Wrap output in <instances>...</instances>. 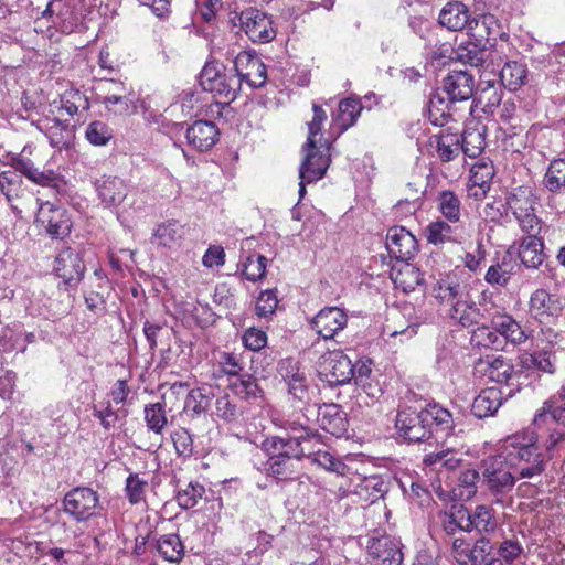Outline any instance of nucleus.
Listing matches in <instances>:
<instances>
[{"instance_id":"nucleus-1","label":"nucleus","mask_w":565,"mask_h":565,"mask_svg":"<svg viewBox=\"0 0 565 565\" xmlns=\"http://www.w3.org/2000/svg\"><path fill=\"white\" fill-rule=\"evenodd\" d=\"M395 426L405 439L419 443L450 436L454 430V419L448 409L434 404L419 412L412 408L399 411Z\"/></svg>"},{"instance_id":"nucleus-2","label":"nucleus","mask_w":565,"mask_h":565,"mask_svg":"<svg viewBox=\"0 0 565 565\" xmlns=\"http://www.w3.org/2000/svg\"><path fill=\"white\" fill-rule=\"evenodd\" d=\"M540 439H543L540 430H522L504 440L501 452L518 479H532L544 472L547 459L539 446Z\"/></svg>"},{"instance_id":"nucleus-3","label":"nucleus","mask_w":565,"mask_h":565,"mask_svg":"<svg viewBox=\"0 0 565 565\" xmlns=\"http://www.w3.org/2000/svg\"><path fill=\"white\" fill-rule=\"evenodd\" d=\"M281 435L269 436L262 443L266 455L305 458L309 444H319L320 434L302 423L286 419L281 423Z\"/></svg>"},{"instance_id":"nucleus-4","label":"nucleus","mask_w":565,"mask_h":565,"mask_svg":"<svg viewBox=\"0 0 565 565\" xmlns=\"http://www.w3.org/2000/svg\"><path fill=\"white\" fill-rule=\"evenodd\" d=\"M473 93V77L467 72L459 71L448 74L429 99V116L436 126H444L449 117L450 105L456 102L468 100Z\"/></svg>"},{"instance_id":"nucleus-5","label":"nucleus","mask_w":565,"mask_h":565,"mask_svg":"<svg viewBox=\"0 0 565 565\" xmlns=\"http://www.w3.org/2000/svg\"><path fill=\"white\" fill-rule=\"evenodd\" d=\"M480 470L481 487L494 498L495 503H502L503 498L512 492L518 480L507 458L501 451L489 456L481 461Z\"/></svg>"},{"instance_id":"nucleus-6","label":"nucleus","mask_w":565,"mask_h":565,"mask_svg":"<svg viewBox=\"0 0 565 565\" xmlns=\"http://www.w3.org/2000/svg\"><path fill=\"white\" fill-rule=\"evenodd\" d=\"M200 85L224 103L236 98L241 89V79L233 68L227 70L223 64L206 63L200 74Z\"/></svg>"},{"instance_id":"nucleus-7","label":"nucleus","mask_w":565,"mask_h":565,"mask_svg":"<svg viewBox=\"0 0 565 565\" xmlns=\"http://www.w3.org/2000/svg\"><path fill=\"white\" fill-rule=\"evenodd\" d=\"M479 372L484 373L488 377L499 384H504L501 388L505 396L511 397L521 390L527 377L523 374L522 367L515 370L510 360L502 355H487L480 359L478 363Z\"/></svg>"},{"instance_id":"nucleus-8","label":"nucleus","mask_w":565,"mask_h":565,"mask_svg":"<svg viewBox=\"0 0 565 565\" xmlns=\"http://www.w3.org/2000/svg\"><path fill=\"white\" fill-rule=\"evenodd\" d=\"M61 505L62 511L77 523L98 516L103 509L98 492L89 487L71 489L64 494Z\"/></svg>"},{"instance_id":"nucleus-9","label":"nucleus","mask_w":565,"mask_h":565,"mask_svg":"<svg viewBox=\"0 0 565 565\" xmlns=\"http://www.w3.org/2000/svg\"><path fill=\"white\" fill-rule=\"evenodd\" d=\"M305 158L299 169V198L302 199L306 194V184L313 183L321 180L330 164V145L328 140L319 138V143L309 147L307 143L303 146Z\"/></svg>"},{"instance_id":"nucleus-10","label":"nucleus","mask_w":565,"mask_h":565,"mask_svg":"<svg viewBox=\"0 0 565 565\" xmlns=\"http://www.w3.org/2000/svg\"><path fill=\"white\" fill-rule=\"evenodd\" d=\"M505 204L523 233L527 236H540L543 222L536 214L535 198L530 192L521 189L510 192L505 198Z\"/></svg>"},{"instance_id":"nucleus-11","label":"nucleus","mask_w":565,"mask_h":565,"mask_svg":"<svg viewBox=\"0 0 565 565\" xmlns=\"http://www.w3.org/2000/svg\"><path fill=\"white\" fill-rule=\"evenodd\" d=\"M231 22L234 26H239L254 43H268L277 34L271 17L255 8L235 13L231 17Z\"/></svg>"},{"instance_id":"nucleus-12","label":"nucleus","mask_w":565,"mask_h":565,"mask_svg":"<svg viewBox=\"0 0 565 565\" xmlns=\"http://www.w3.org/2000/svg\"><path fill=\"white\" fill-rule=\"evenodd\" d=\"M319 376L330 386L348 384L354 377L353 361L342 351L328 352L319 364Z\"/></svg>"},{"instance_id":"nucleus-13","label":"nucleus","mask_w":565,"mask_h":565,"mask_svg":"<svg viewBox=\"0 0 565 565\" xmlns=\"http://www.w3.org/2000/svg\"><path fill=\"white\" fill-rule=\"evenodd\" d=\"M36 203L39 209L35 222L44 227L51 238L62 239L66 237L72 230V221L67 211L40 199L36 200Z\"/></svg>"},{"instance_id":"nucleus-14","label":"nucleus","mask_w":565,"mask_h":565,"mask_svg":"<svg viewBox=\"0 0 565 565\" xmlns=\"http://www.w3.org/2000/svg\"><path fill=\"white\" fill-rule=\"evenodd\" d=\"M436 450L426 454L423 458V465L430 467L433 470L448 471L456 470L463 461L462 450L449 440V436H443L435 440Z\"/></svg>"},{"instance_id":"nucleus-15","label":"nucleus","mask_w":565,"mask_h":565,"mask_svg":"<svg viewBox=\"0 0 565 565\" xmlns=\"http://www.w3.org/2000/svg\"><path fill=\"white\" fill-rule=\"evenodd\" d=\"M471 224L450 223L444 220L430 222L426 227V238L434 245L465 244L470 238Z\"/></svg>"},{"instance_id":"nucleus-16","label":"nucleus","mask_w":565,"mask_h":565,"mask_svg":"<svg viewBox=\"0 0 565 565\" xmlns=\"http://www.w3.org/2000/svg\"><path fill=\"white\" fill-rule=\"evenodd\" d=\"M462 276V271L459 269L439 274L431 287L433 297L440 305L450 307L468 291Z\"/></svg>"},{"instance_id":"nucleus-17","label":"nucleus","mask_w":565,"mask_h":565,"mask_svg":"<svg viewBox=\"0 0 565 565\" xmlns=\"http://www.w3.org/2000/svg\"><path fill=\"white\" fill-rule=\"evenodd\" d=\"M466 532L476 535H495L501 530V523L494 509L488 504H478L473 509L465 507Z\"/></svg>"},{"instance_id":"nucleus-18","label":"nucleus","mask_w":565,"mask_h":565,"mask_svg":"<svg viewBox=\"0 0 565 565\" xmlns=\"http://www.w3.org/2000/svg\"><path fill=\"white\" fill-rule=\"evenodd\" d=\"M348 324V315L339 307H326L311 320L316 332L324 340H333Z\"/></svg>"},{"instance_id":"nucleus-19","label":"nucleus","mask_w":565,"mask_h":565,"mask_svg":"<svg viewBox=\"0 0 565 565\" xmlns=\"http://www.w3.org/2000/svg\"><path fill=\"white\" fill-rule=\"evenodd\" d=\"M94 189L106 209L118 207L127 196L128 185L117 175H102L93 182Z\"/></svg>"},{"instance_id":"nucleus-20","label":"nucleus","mask_w":565,"mask_h":565,"mask_svg":"<svg viewBox=\"0 0 565 565\" xmlns=\"http://www.w3.org/2000/svg\"><path fill=\"white\" fill-rule=\"evenodd\" d=\"M233 71L237 77L245 81L250 87L259 88L265 85L266 66L257 56L241 52L234 60Z\"/></svg>"},{"instance_id":"nucleus-21","label":"nucleus","mask_w":565,"mask_h":565,"mask_svg":"<svg viewBox=\"0 0 565 565\" xmlns=\"http://www.w3.org/2000/svg\"><path fill=\"white\" fill-rule=\"evenodd\" d=\"M385 246L391 257L402 262L414 257L417 252L415 236L403 226L388 228Z\"/></svg>"},{"instance_id":"nucleus-22","label":"nucleus","mask_w":565,"mask_h":565,"mask_svg":"<svg viewBox=\"0 0 565 565\" xmlns=\"http://www.w3.org/2000/svg\"><path fill=\"white\" fill-rule=\"evenodd\" d=\"M487 309L479 307L470 297L469 291L455 301L448 309L450 319L465 328L482 323L487 320Z\"/></svg>"},{"instance_id":"nucleus-23","label":"nucleus","mask_w":565,"mask_h":565,"mask_svg":"<svg viewBox=\"0 0 565 565\" xmlns=\"http://www.w3.org/2000/svg\"><path fill=\"white\" fill-rule=\"evenodd\" d=\"M562 312V306L555 295L545 289L535 290L530 298V313L540 323H551Z\"/></svg>"},{"instance_id":"nucleus-24","label":"nucleus","mask_w":565,"mask_h":565,"mask_svg":"<svg viewBox=\"0 0 565 565\" xmlns=\"http://www.w3.org/2000/svg\"><path fill=\"white\" fill-rule=\"evenodd\" d=\"M467 36L478 42L479 45L491 44V41H495L500 34V24L498 19L490 13L479 14L476 18H469V22L466 25Z\"/></svg>"},{"instance_id":"nucleus-25","label":"nucleus","mask_w":565,"mask_h":565,"mask_svg":"<svg viewBox=\"0 0 565 565\" xmlns=\"http://www.w3.org/2000/svg\"><path fill=\"white\" fill-rule=\"evenodd\" d=\"M54 270L61 277L65 285L78 282L85 271L84 262L79 253L66 248L63 249L55 259Z\"/></svg>"},{"instance_id":"nucleus-26","label":"nucleus","mask_w":565,"mask_h":565,"mask_svg":"<svg viewBox=\"0 0 565 565\" xmlns=\"http://www.w3.org/2000/svg\"><path fill=\"white\" fill-rule=\"evenodd\" d=\"M367 553L376 561L375 565H401L403 561L401 542L388 536L373 539Z\"/></svg>"},{"instance_id":"nucleus-27","label":"nucleus","mask_w":565,"mask_h":565,"mask_svg":"<svg viewBox=\"0 0 565 565\" xmlns=\"http://www.w3.org/2000/svg\"><path fill=\"white\" fill-rule=\"evenodd\" d=\"M188 143L198 151L210 150L218 139L216 125L207 120H198L186 128Z\"/></svg>"},{"instance_id":"nucleus-28","label":"nucleus","mask_w":565,"mask_h":565,"mask_svg":"<svg viewBox=\"0 0 565 565\" xmlns=\"http://www.w3.org/2000/svg\"><path fill=\"white\" fill-rule=\"evenodd\" d=\"M318 422L327 433L341 437L348 430L347 413L338 404H323L318 409Z\"/></svg>"},{"instance_id":"nucleus-29","label":"nucleus","mask_w":565,"mask_h":565,"mask_svg":"<svg viewBox=\"0 0 565 565\" xmlns=\"http://www.w3.org/2000/svg\"><path fill=\"white\" fill-rule=\"evenodd\" d=\"M266 472L268 476L275 478L277 481H292L296 480L301 470V461L303 458L299 457H280L267 455Z\"/></svg>"},{"instance_id":"nucleus-30","label":"nucleus","mask_w":565,"mask_h":565,"mask_svg":"<svg viewBox=\"0 0 565 565\" xmlns=\"http://www.w3.org/2000/svg\"><path fill=\"white\" fill-rule=\"evenodd\" d=\"M519 269L520 265L512 253L505 252L488 268L484 280L491 286L505 287Z\"/></svg>"},{"instance_id":"nucleus-31","label":"nucleus","mask_w":565,"mask_h":565,"mask_svg":"<svg viewBox=\"0 0 565 565\" xmlns=\"http://www.w3.org/2000/svg\"><path fill=\"white\" fill-rule=\"evenodd\" d=\"M544 247L543 238L537 235L522 238L518 250L521 264L527 269L540 268L546 259Z\"/></svg>"},{"instance_id":"nucleus-32","label":"nucleus","mask_w":565,"mask_h":565,"mask_svg":"<svg viewBox=\"0 0 565 565\" xmlns=\"http://www.w3.org/2000/svg\"><path fill=\"white\" fill-rule=\"evenodd\" d=\"M490 321L494 329L499 331V334L504 338V345L507 342L518 345L524 343L529 338L526 330L507 313H500L497 311L491 315Z\"/></svg>"},{"instance_id":"nucleus-33","label":"nucleus","mask_w":565,"mask_h":565,"mask_svg":"<svg viewBox=\"0 0 565 565\" xmlns=\"http://www.w3.org/2000/svg\"><path fill=\"white\" fill-rule=\"evenodd\" d=\"M504 391L492 386L482 390L473 399L471 413L477 418L493 416L502 405Z\"/></svg>"},{"instance_id":"nucleus-34","label":"nucleus","mask_w":565,"mask_h":565,"mask_svg":"<svg viewBox=\"0 0 565 565\" xmlns=\"http://www.w3.org/2000/svg\"><path fill=\"white\" fill-rule=\"evenodd\" d=\"M390 478L380 475L363 477L354 487V493L363 501L374 503L390 490Z\"/></svg>"},{"instance_id":"nucleus-35","label":"nucleus","mask_w":565,"mask_h":565,"mask_svg":"<svg viewBox=\"0 0 565 565\" xmlns=\"http://www.w3.org/2000/svg\"><path fill=\"white\" fill-rule=\"evenodd\" d=\"M429 147L436 151L443 162L454 160L460 153V135L449 130H441L429 138Z\"/></svg>"},{"instance_id":"nucleus-36","label":"nucleus","mask_w":565,"mask_h":565,"mask_svg":"<svg viewBox=\"0 0 565 565\" xmlns=\"http://www.w3.org/2000/svg\"><path fill=\"white\" fill-rule=\"evenodd\" d=\"M321 438L322 436L320 435V439ZM305 458L309 459L311 463L317 465L327 471L334 472L339 476H344L349 470L344 462H342L330 451L323 449V444L321 440L319 444H309V450H306Z\"/></svg>"},{"instance_id":"nucleus-37","label":"nucleus","mask_w":565,"mask_h":565,"mask_svg":"<svg viewBox=\"0 0 565 565\" xmlns=\"http://www.w3.org/2000/svg\"><path fill=\"white\" fill-rule=\"evenodd\" d=\"M494 167L490 160L480 159L470 169V195L482 198L490 189Z\"/></svg>"},{"instance_id":"nucleus-38","label":"nucleus","mask_w":565,"mask_h":565,"mask_svg":"<svg viewBox=\"0 0 565 565\" xmlns=\"http://www.w3.org/2000/svg\"><path fill=\"white\" fill-rule=\"evenodd\" d=\"M520 367L523 373L529 370H536L546 374L556 372V356L551 348H543L533 353H524L520 356Z\"/></svg>"},{"instance_id":"nucleus-39","label":"nucleus","mask_w":565,"mask_h":565,"mask_svg":"<svg viewBox=\"0 0 565 565\" xmlns=\"http://www.w3.org/2000/svg\"><path fill=\"white\" fill-rule=\"evenodd\" d=\"M469 18L468 7L460 1H452L441 9L438 21L450 31H460L468 24Z\"/></svg>"},{"instance_id":"nucleus-40","label":"nucleus","mask_w":565,"mask_h":565,"mask_svg":"<svg viewBox=\"0 0 565 565\" xmlns=\"http://www.w3.org/2000/svg\"><path fill=\"white\" fill-rule=\"evenodd\" d=\"M14 168L18 173L26 177L30 181L42 185L57 189L61 182L60 177L53 170L41 171L34 167L29 159H18L14 161Z\"/></svg>"},{"instance_id":"nucleus-41","label":"nucleus","mask_w":565,"mask_h":565,"mask_svg":"<svg viewBox=\"0 0 565 565\" xmlns=\"http://www.w3.org/2000/svg\"><path fill=\"white\" fill-rule=\"evenodd\" d=\"M529 70L520 61H507L500 71L501 84L510 92H515L529 82Z\"/></svg>"},{"instance_id":"nucleus-42","label":"nucleus","mask_w":565,"mask_h":565,"mask_svg":"<svg viewBox=\"0 0 565 565\" xmlns=\"http://www.w3.org/2000/svg\"><path fill=\"white\" fill-rule=\"evenodd\" d=\"M105 86H116V92L107 89L104 96L98 95L99 102L110 111L117 115L126 114L129 109L131 99L126 95L127 88L124 83L110 79L105 82Z\"/></svg>"},{"instance_id":"nucleus-43","label":"nucleus","mask_w":565,"mask_h":565,"mask_svg":"<svg viewBox=\"0 0 565 565\" xmlns=\"http://www.w3.org/2000/svg\"><path fill=\"white\" fill-rule=\"evenodd\" d=\"M184 237V227L177 221L161 223L154 230L152 243L167 248L179 246Z\"/></svg>"},{"instance_id":"nucleus-44","label":"nucleus","mask_w":565,"mask_h":565,"mask_svg":"<svg viewBox=\"0 0 565 565\" xmlns=\"http://www.w3.org/2000/svg\"><path fill=\"white\" fill-rule=\"evenodd\" d=\"M525 536L523 534H512L503 539L497 548V554L507 565H513L526 556L524 548Z\"/></svg>"},{"instance_id":"nucleus-45","label":"nucleus","mask_w":565,"mask_h":565,"mask_svg":"<svg viewBox=\"0 0 565 565\" xmlns=\"http://www.w3.org/2000/svg\"><path fill=\"white\" fill-rule=\"evenodd\" d=\"M156 550L167 562L179 563L184 556V545L178 534L161 535L157 540Z\"/></svg>"},{"instance_id":"nucleus-46","label":"nucleus","mask_w":565,"mask_h":565,"mask_svg":"<svg viewBox=\"0 0 565 565\" xmlns=\"http://www.w3.org/2000/svg\"><path fill=\"white\" fill-rule=\"evenodd\" d=\"M354 366V380L355 384L360 386L363 392L372 397H379L382 394L381 387L372 382L370 375L372 373L371 361L369 359H360L353 362Z\"/></svg>"},{"instance_id":"nucleus-47","label":"nucleus","mask_w":565,"mask_h":565,"mask_svg":"<svg viewBox=\"0 0 565 565\" xmlns=\"http://www.w3.org/2000/svg\"><path fill=\"white\" fill-rule=\"evenodd\" d=\"M486 49V45H479L478 42L469 39L458 44L454 50L452 58L471 66H480L484 61Z\"/></svg>"},{"instance_id":"nucleus-48","label":"nucleus","mask_w":565,"mask_h":565,"mask_svg":"<svg viewBox=\"0 0 565 565\" xmlns=\"http://www.w3.org/2000/svg\"><path fill=\"white\" fill-rule=\"evenodd\" d=\"M471 342L478 347L491 348L497 351L504 350V338L499 334L490 322L487 326L484 321L472 331Z\"/></svg>"},{"instance_id":"nucleus-49","label":"nucleus","mask_w":565,"mask_h":565,"mask_svg":"<svg viewBox=\"0 0 565 565\" xmlns=\"http://www.w3.org/2000/svg\"><path fill=\"white\" fill-rule=\"evenodd\" d=\"M143 418L148 430L157 436H162L163 430L168 426V417L166 412V404L153 403L145 406Z\"/></svg>"},{"instance_id":"nucleus-50","label":"nucleus","mask_w":565,"mask_h":565,"mask_svg":"<svg viewBox=\"0 0 565 565\" xmlns=\"http://www.w3.org/2000/svg\"><path fill=\"white\" fill-rule=\"evenodd\" d=\"M466 515H465V505L463 504H452L449 510H447L440 516L441 529L445 534L449 537H454V535L458 532H466Z\"/></svg>"},{"instance_id":"nucleus-51","label":"nucleus","mask_w":565,"mask_h":565,"mask_svg":"<svg viewBox=\"0 0 565 565\" xmlns=\"http://www.w3.org/2000/svg\"><path fill=\"white\" fill-rule=\"evenodd\" d=\"M230 390L242 399H255L262 396V388L257 380L250 374L244 373L236 379L230 380Z\"/></svg>"},{"instance_id":"nucleus-52","label":"nucleus","mask_w":565,"mask_h":565,"mask_svg":"<svg viewBox=\"0 0 565 565\" xmlns=\"http://www.w3.org/2000/svg\"><path fill=\"white\" fill-rule=\"evenodd\" d=\"M437 207L446 221L461 223V201L451 191H441L437 198Z\"/></svg>"},{"instance_id":"nucleus-53","label":"nucleus","mask_w":565,"mask_h":565,"mask_svg":"<svg viewBox=\"0 0 565 565\" xmlns=\"http://www.w3.org/2000/svg\"><path fill=\"white\" fill-rule=\"evenodd\" d=\"M361 110L362 105L359 98L348 97L339 103V113L335 120L341 132L355 124Z\"/></svg>"},{"instance_id":"nucleus-54","label":"nucleus","mask_w":565,"mask_h":565,"mask_svg":"<svg viewBox=\"0 0 565 565\" xmlns=\"http://www.w3.org/2000/svg\"><path fill=\"white\" fill-rule=\"evenodd\" d=\"M213 396L211 386L193 388L186 396L184 409L191 411L196 415L203 414L209 409Z\"/></svg>"},{"instance_id":"nucleus-55","label":"nucleus","mask_w":565,"mask_h":565,"mask_svg":"<svg viewBox=\"0 0 565 565\" xmlns=\"http://www.w3.org/2000/svg\"><path fill=\"white\" fill-rule=\"evenodd\" d=\"M546 423L565 426V403L557 407H553L551 401H546L543 404L542 408L534 416V425L543 428Z\"/></svg>"},{"instance_id":"nucleus-56","label":"nucleus","mask_w":565,"mask_h":565,"mask_svg":"<svg viewBox=\"0 0 565 565\" xmlns=\"http://www.w3.org/2000/svg\"><path fill=\"white\" fill-rule=\"evenodd\" d=\"M483 132L477 129H467L460 136V151L470 158H477L484 149Z\"/></svg>"},{"instance_id":"nucleus-57","label":"nucleus","mask_w":565,"mask_h":565,"mask_svg":"<svg viewBox=\"0 0 565 565\" xmlns=\"http://www.w3.org/2000/svg\"><path fill=\"white\" fill-rule=\"evenodd\" d=\"M544 186L551 192H559L565 189V160H553L543 180Z\"/></svg>"},{"instance_id":"nucleus-58","label":"nucleus","mask_w":565,"mask_h":565,"mask_svg":"<svg viewBox=\"0 0 565 565\" xmlns=\"http://www.w3.org/2000/svg\"><path fill=\"white\" fill-rule=\"evenodd\" d=\"M525 430L530 431H541L543 435V439H540L539 445L541 444L542 447L545 448V451L548 456V458L552 457L551 452L554 450V448L558 445L559 441H562L565 438V433L563 430L557 429V425H552L550 423H546L543 428H539L534 425V422L532 423V426L526 428Z\"/></svg>"},{"instance_id":"nucleus-59","label":"nucleus","mask_w":565,"mask_h":565,"mask_svg":"<svg viewBox=\"0 0 565 565\" xmlns=\"http://www.w3.org/2000/svg\"><path fill=\"white\" fill-rule=\"evenodd\" d=\"M267 258L260 254L249 255L242 263V275L249 281L256 282L265 276Z\"/></svg>"},{"instance_id":"nucleus-60","label":"nucleus","mask_w":565,"mask_h":565,"mask_svg":"<svg viewBox=\"0 0 565 565\" xmlns=\"http://www.w3.org/2000/svg\"><path fill=\"white\" fill-rule=\"evenodd\" d=\"M22 184V177L15 169L0 173V191L9 202L19 196Z\"/></svg>"},{"instance_id":"nucleus-61","label":"nucleus","mask_w":565,"mask_h":565,"mask_svg":"<svg viewBox=\"0 0 565 565\" xmlns=\"http://www.w3.org/2000/svg\"><path fill=\"white\" fill-rule=\"evenodd\" d=\"M205 493V488L199 482H189L184 489H180L177 494L178 504L184 509L195 507Z\"/></svg>"},{"instance_id":"nucleus-62","label":"nucleus","mask_w":565,"mask_h":565,"mask_svg":"<svg viewBox=\"0 0 565 565\" xmlns=\"http://www.w3.org/2000/svg\"><path fill=\"white\" fill-rule=\"evenodd\" d=\"M85 137L93 146L100 147L106 146L109 142L113 138V132L107 124L95 120L87 126Z\"/></svg>"},{"instance_id":"nucleus-63","label":"nucleus","mask_w":565,"mask_h":565,"mask_svg":"<svg viewBox=\"0 0 565 565\" xmlns=\"http://www.w3.org/2000/svg\"><path fill=\"white\" fill-rule=\"evenodd\" d=\"M478 539L471 546L470 557L473 565H481L493 551L492 537L494 535H477Z\"/></svg>"},{"instance_id":"nucleus-64","label":"nucleus","mask_w":565,"mask_h":565,"mask_svg":"<svg viewBox=\"0 0 565 565\" xmlns=\"http://www.w3.org/2000/svg\"><path fill=\"white\" fill-rule=\"evenodd\" d=\"M502 100V89L495 85H488L482 88L478 96V103L482 105V110L487 114L492 113Z\"/></svg>"}]
</instances>
